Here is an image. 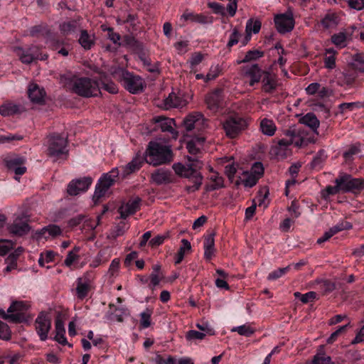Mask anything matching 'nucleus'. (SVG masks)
<instances>
[{"mask_svg": "<svg viewBox=\"0 0 364 364\" xmlns=\"http://www.w3.org/2000/svg\"><path fill=\"white\" fill-rule=\"evenodd\" d=\"M146 161L154 166H158L172 160L171 145L162 141H151L146 151Z\"/></svg>", "mask_w": 364, "mask_h": 364, "instance_id": "f257e3e1", "label": "nucleus"}, {"mask_svg": "<svg viewBox=\"0 0 364 364\" xmlns=\"http://www.w3.org/2000/svg\"><path fill=\"white\" fill-rule=\"evenodd\" d=\"M222 125L226 136L233 139L247 127L248 122L234 110L230 109Z\"/></svg>", "mask_w": 364, "mask_h": 364, "instance_id": "f03ea898", "label": "nucleus"}, {"mask_svg": "<svg viewBox=\"0 0 364 364\" xmlns=\"http://www.w3.org/2000/svg\"><path fill=\"white\" fill-rule=\"evenodd\" d=\"M302 144L303 140L299 135L294 131H287L285 137L280 139L276 145L272 147L271 154L277 158L283 159L290 154V146L294 144L295 146H301Z\"/></svg>", "mask_w": 364, "mask_h": 364, "instance_id": "7ed1b4c3", "label": "nucleus"}, {"mask_svg": "<svg viewBox=\"0 0 364 364\" xmlns=\"http://www.w3.org/2000/svg\"><path fill=\"white\" fill-rule=\"evenodd\" d=\"M60 82L71 91H91L95 82L89 77H77L71 73L60 75Z\"/></svg>", "mask_w": 364, "mask_h": 364, "instance_id": "20e7f679", "label": "nucleus"}, {"mask_svg": "<svg viewBox=\"0 0 364 364\" xmlns=\"http://www.w3.org/2000/svg\"><path fill=\"white\" fill-rule=\"evenodd\" d=\"M67 138L65 136L58 134L50 135L47 139L48 154L57 161L65 159L68 154Z\"/></svg>", "mask_w": 364, "mask_h": 364, "instance_id": "39448f33", "label": "nucleus"}, {"mask_svg": "<svg viewBox=\"0 0 364 364\" xmlns=\"http://www.w3.org/2000/svg\"><path fill=\"white\" fill-rule=\"evenodd\" d=\"M182 126L187 132H201L209 127V121L200 112H192L183 119Z\"/></svg>", "mask_w": 364, "mask_h": 364, "instance_id": "423d86ee", "label": "nucleus"}, {"mask_svg": "<svg viewBox=\"0 0 364 364\" xmlns=\"http://www.w3.org/2000/svg\"><path fill=\"white\" fill-rule=\"evenodd\" d=\"M193 164H183L181 163H176L173 165V169L175 173L184 178H193V185L187 187L188 192H194L199 189L203 177L200 173L193 168Z\"/></svg>", "mask_w": 364, "mask_h": 364, "instance_id": "0eeeda50", "label": "nucleus"}, {"mask_svg": "<svg viewBox=\"0 0 364 364\" xmlns=\"http://www.w3.org/2000/svg\"><path fill=\"white\" fill-rule=\"evenodd\" d=\"M119 175V171L118 168H114L109 172L104 173L95 186L93 198L95 200H99L104 196L109 188L114 184Z\"/></svg>", "mask_w": 364, "mask_h": 364, "instance_id": "6e6552de", "label": "nucleus"}, {"mask_svg": "<svg viewBox=\"0 0 364 364\" xmlns=\"http://www.w3.org/2000/svg\"><path fill=\"white\" fill-rule=\"evenodd\" d=\"M28 304L24 301H14L8 309V314L0 310L2 318L9 319L14 323H21L26 320L25 311L28 309Z\"/></svg>", "mask_w": 364, "mask_h": 364, "instance_id": "1a4fd4ad", "label": "nucleus"}, {"mask_svg": "<svg viewBox=\"0 0 364 364\" xmlns=\"http://www.w3.org/2000/svg\"><path fill=\"white\" fill-rule=\"evenodd\" d=\"M14 51L21 63L24 64H30L36 60H43L48 58V55L41 53L38 48L35 46H31L26 49L21 47H14Z\"/></svg>", "mask_w": 364, "mask_h": 364, "instance_id": "9d476101", "label": "nucleus"}, {"mask_svg": "<svg viewBox=\"0 0 364 364\" xmlns=\"http://www.w3.org/2000/svg\"><path fill=\"white\" fill-rule=\"evenodd\" d=\"M277 31L282 34L291 32L295 24L292 9L289 7L284 14H277L274 18Z\"/></svg>", "mask_w": 364, "mask_h": 364, "instance_id": "9b49d317", "label": "nucleus"}, {"mask_svg": "<svg viewBox=\"0 0 364 364\" xmlns=\"http://www.w3.org/2000/svg\"><path fill=\"white\" fill-rule=\"evenodd\" d=\"M51 328V318L48 313L41 312L35 321V329L41 341L48 338V333Z\"/></svg>", "mask_w": 364, "mask_h": 364, "instance_id": "f8f14e48", "label": "nucleus"}, {"mask_svg": "<svg viewBox=\"0 0 364 364\" xmlns=\"http://www.w3.org/2000/svg\"><path fill=\"white\" fill-rule=\"evenodd\" d=\"M192 99L189 92H170L164 99L163 107L166 109L186 106Z\"/></svg>", "mask_w": 364, "mask_h": 364, "instance_id": "ddd939ff", "label": "nucleus"}, {"mask_svg": "<svg viewBox=\"0 0 364 364\" xmlns=\"http://www.w3.org/2000/svg\"><path fill=\"white\" fill-rule=\"evenodd\" d=\"M207 107L213 112H221L225 114L223 109L227 106V101L221 92H208L205 96Z\"/></svg>", "mask_w": 364, "mask_h": 364, "instance_id": "4468645a", "label": "nucleus"}, {"mask_svg": "<svg viewBox=\"0 0 364 364\" xmlns=\"http://www.w3.org/2000/svg\"><path fill=\"white\" fill-rule=\"evenodd\" d=\"M92 183V178L89 176L74 179L68 186V193L70 196H77L80 193L85 192Z\"/></svg>", "mask_w": 364, "mask_h": 364, "instance_id": "2eb2a0df", "label": "nucleus"}, {"mask_svg": "<svg viewBox=\"0 0 364 364\" xmlns=\"http://www.w3.org/2000/svg\"><path fill=\"white\" fill-rule=\"evenodd\" d=\"M122 81L124 88L128 91H141L144 89V80L129 72L123 73Z\"/></svg>", "mask_w": 364, "mask_h": 364, "instance_id": "dca6fc26", "label": "nucleus"}, {"mask_svg": "<svg viewBox=\"0 0 364 364\" xmlns=\"http://www.w3.org/2000/svg\"><path fill=\"white\" fill-rule=\"evenodd\" d=\"M24 163V159L18 156H9L5 159L6 167L15 173V179L17 181H19V176L26 171Z\"/></svg>", "mask_w": 364, "mask_h": 364, "instance_id": "f3484780", "label": "nucleus"}, {"mask_svg": "<svg viewBox=\"0 0 364 364\" xmlns=\"http://www.w3.org/2000/svg\"><path fill=\"white\" fill-rule=\"evenodd\" d=\"M241 71L244 76L250 78L249 85L253 87L256 83L260 82L264 70L259 68L258 64L255 63L242 67Z\"/></svg>", "mask_w": 364, "mask_h": 364, "instance_id": "a211bd4d", "label": "nucleus"}, {"mask_svg": "<svg viewBox=\"0 0 364 364\" xmlns=\"http://www.w3.org/2000/svg\"><path fill=\"white\" fill-rule=\"evenodd\" d=\"M153 122L159 125L163 132H168L173 139L178 137V132L175 129V121L173 119L157 116L153 118Z\"/></svg>", "mask_w": 364, "mask_h": 364, "instance_id": "6ab92c4d", "label": "nucleus"}, {"mask_svg": "<svg viewBox=\"0 0 364 364\" xmlns=\"http://www.w3.org/2000/svg\"><path fill=\"white\" fill-rule=\"evenodd\" d=\"M264 91H272L278 87L277 75L273 73L271 68L263 71L260 80Z\"/></svg>", "mask_w": 364, "mask_h": 364, "instance_id": "aec40b11", "label": "nucleus"}, {"mask_svg": "<svg viewBox=\"0 0 364 364\" xmlns=\"http://www.w3.org/2000/svg\"><path fill=\"white\" fill-rule=\"evenodd\" d=\"M81 247L80 246H75L68 255L64 260V264L68 267L82 268L85 264V262H80L81 258L80 255Z\"/></svg>", "mask_w": 364, "mask_h": 364, "instance_id": "412c9836", "label": "nucleus"}, {"mask_svg": "<svg viewBox=\"0 0 364 364\" xmlns=\"http://www.w3.org/2000/svg\"><path fill=\"white\" fill-rule=\"evenodd\" d=\"M140 203L141 199L139 197H135L130 199L127 203H122L119 208L120 217L122 218H126L129 215L135 213L139 208Z\"/></svg>", "mask_w": 364, "mask_h": 364, "instance_id": "4be33fe9", "label": "nucleus"}, {"mask_svg": "<svg viewBox=\"0 0 364 364\" xmlns=\"http://www.w3.org/2000/svg\"><path fill=\"white\" fill-rule=\"evenodd\" d=\"M61 234L62 230L59 226L56 225H49L36 232V236L37 240H41L43 239L48 240L50 238H53L60 235Z\"/></svg>", "mask_w": 364, "mask_h": 364, "instance_id": "5701e85b", "label": "nucleus"}, {"mask_svg": "<svg viewBox=\"0 0 364 364\" xmlns=\"http://www.w3.org/2000/svg\"><path fill=\"white\" fill-rule=\"evenodd\" d=\"M8 230L12 235L21 236L28 232L29 226L22 218H16L13 223L8 226Z\"/></svg>", "mask_w": 364, "mask_h": 364, "instance_id": "b1692460", "label": "nucleus"}, {"mask_svg": "<svg viewBox=\"0 0 364 364\" xmlns=\"http://www.w3.org/2000/svg\"><path fill=\"white\" fill-rule=\"evenodd\" d=\"M357 76L355 70L344 71L338 75L337 83L345 89H350L355 83Z\"/></svg>", "mask_w": 364, "mask_h": 364, "instance_id": "393cba45", "label": "nucleus"}, {"mask_svg": "<svg viewBox=\"0 0 364 364\" xmlns=\"http://www.w3.org/2000/svg\"><path fill=\"white\" fill-rule=\"evenodd\" d=\"M153 182L158 185L169 183L173 181L171 172L164 168H159L151 174Z\"/></svg>", "mask_w": 364, "mask_h": 364, "instance_id": "a878e982", "label": "nucleus"}, {"mask_svg": "<svg viewBox=\"0 0 364 364\" xmlns=\"http://www.w3.org/2000/svg\"><path fill=\"white\" fill-rule=\"evenodd\" d=\"M55 336L54 337V340L55 341L63 346L68 344L70 347L73 346L71 344H69L67 341V339L65 338V329L64 327V322L60 317H58L55 320Z\"/></svg>", "mask_w": 364, "mask_h": 364, "instance_id": "bb28decb", "label": "nucleus"}, {"mask_svg": "<svg viewBox=\"0 0 364 364\" xmlns=\"http://www.w3.org/2000/svg\"><path fill=\"white\" fill-rule=\"evenodd\" d=\"M181 18L186 21H191L200 24H211L213 22V17L203 14H195L193 13H184Z\"/></svg>", "mask_w": 364, "mask_h": 364, "instance_id": "cd10ccee", "label": "nucleus"}, {"mask_svg": "<svg viewBox=\"0 0 364 364\" xmlns=\"http://www.w3.org/2000/svg\"><path fill=\"white\" fill-rule=\"evenodd\" d=\"M205 141L204 136L193 137L187 142L186 148L190 154H197L203 149Z\"/></svg>", "mask_w": 364, "mask_h": 364, "instance_id": "c85d7f7f", "label": "nucleus"}, {"mask_svg": "<svg viewBox=\"0 0 364 364\" xmlns=\"http://www.w3.org/2000/svg\"><path fill=\"white\" fill-rule=\"evenodd\" d=\"M23 108L13 102H6L0 106V114L8 117L23 112Z\"/></svg>", "mask_w": 364, "mask_h": 364, "instance_id": "c756f323", "label": "nucleus"}, {"mask_svg": "<svg viewBox=\"0 0 364 364\" xmlns=\"http://www.w3.org/2000/svg\"><path fill=\"white\" fill-rule=\"evenodd\" d=\"M260 130L263 134L272 136L274 134L277 127L273 120L264 118L260 122Z\"/></svg>", "mask_w": 364, "mask_h": 364, "instance_id": "7c9ffc66", "label": "nucleus"}, {"mask_svg": "<svg viewBox=\"0 0 364 364\" xmlns=\"http://www.w3.org/2000/svg\"><path fill=\"white\" fill-rule=\"evenodd\" d=\"M90 282L86 278H78L77 281L76 293L80 299H84L88 293Z\"/></svg>", "mask_w": 364, "mask_h": 364, "instance_id": "2f4dec72", "label": "nucleus"}, {"mask_svg": "<svg viewBox=\"0 0 364 364\" xmlns=\"http://www.w3.org/2000/svg\"><path fill=\"white\" fill-rule=\"evenodd\" d=\"M141 159L140 157L134 158L129 163H128L125 166L122 167V175L123 177L137 171L141 166Z\"/></svg>", "mask_w": 364, "mask_h": 364, "instance_id": "473e14b6", "label": "nucleus"}, {"mask_svg": "<svg viewBox=\"0 0 364 364\" xmlns=\"http://www.w3.org/2000/svg\"><path fill=\"white\" fill-rule=\"evenodd\" d=\"M350 175L341 173L335 180V184L338 186L341 192H350Z\"/></svg>", "mask_w": 364, "mask_h": 364, "instance_id": "72a5a7b5", "label": "nucleus"}, {"mask_svg": "<svg viewBox=\"0 0 364 364\" xmlns=\"http://www.w3.org/2000/svg\"><path fill=\"white\" fill-rule=\"evenodd\" d=\"M301 122L302 124L310 127L314 133L318 134L317 129L319 127V120L314 114H306L301 119Z\"/></svg>", "mask_w": 364, "mask_h": 364, "instance_id": "f704fd0d", "label": "nucleus"}, {"mask_svg": "<svg viewBox=\"0 0 364 364\" xmlns=\"http://www.w3.org/2000/svg\"><path fill=\"white\" fill-rule=\"evenodd\" d=\"M224 181L222 176L218 173L213 172L210 176V183L207 186V190L209 191L218 190L223 187Z\"/></svg>", "mask_w": 364, "mask_h": 364, "instance_id": "c9c22d12", "label": "nucleus"}, {"mask_svg": "<svg viewBox=\"0 0 364 364\" xmlns=\"http://www.w3.org/2000/svg\"><path fill=\"white\" fill-rule=\"evenodd\" d=\"M191 250V242L186 239H182L181 246L175 257V263L176 264H180L183 261L186 253L190 252Z\"/></svg>", "mask_w": 364, "mask_h": 364, "instance_id": "e433bc0d", "label": "nucleus"}, {"mask_svg": "<svg viewBox=\"0 0 364 364\" xmlns=\"http://www.w3.org/2000/svg\"><path fill=\"white\" fill-rule=\"evenodd\" d=\"M259 179L250 171H243L240 176V183L245 187L252 188L256 185Z\"/></svg>", "mask_w": 364, "mask_h": 364, "instance_id": "4c0bfd02", "label": "nucleus"}, {"mask_svg": "<svg viewBox=\"0 0 364 364\" xmlns=\"http://www.w3.org/2000/svg\"><path fill=\"white\" fill-rule=\"evenodd\" d=\"M79 43L85 50H90L95 45L94 38L86 30H82L78 40Z\"/></svg>", "mask_w": 364, "mask_h": 364, "instance_id": "58836bf2", "label": "nucleus"}, {"mask_svg": "<svg viewBox=\"0 0 364 364\" xmlns=\"http://www.w3.org/2000/svg\"><path fill=\"white\" fill-rule=\"evenodd\" d=\"M337 52L333 48H330L326 49L324 64L325 67L328 69H333L336 67V55Z\"/></svg>", "mask_w": 364, "mask_h": 364, "instance_id": "ea45409f", "label": "nucleus"}, {"mask_svg": "<svg viewBox=\"0 0 364 364\" xmlns=\"http://www.w3.org/2000/svg\"><path fill=\"white\" fill-rule=\"evenodd\" d=\"M110 257L109 254H107L105 250H101L98 254L92 259L90 266L92 268H96L103 263L109 260Z\"/></svg>", "mask_w": 364, "mask_h": 364, "instance_id": "a19ab883", "label": "nucleus"}, {"mask_svg": "<svg viewBox=\"0 0 364 364\" xmlns=\"http://www.w3.org/2000/svg\"><path fill=\"white\" fill-rule=\"evenodd\" d=\"M338 23V16L334 13H328L321 19V24L325 28H330L337 26Z\"/></svg>", "mask_w": 364, "mask_h": 364, "instance_id": "79ce46f5", "label": "nucleus"}, {"mask_svg": "<svg viewBox=\"0 0 364 364\" xmlns=\"http://www.w3.org/2000/svg\"><path fill=\"white\" fill-rule=\"evenodd\" d=\"M264 56V52L259 50H251L246 53L242 60H237V64L245 63L252 60H256Z\"/></svg>", "mask_w": 364, "mask_h": 364, "instance_id": "37998d69", "label": "nucleus"}, {"mask_svg": "<svg viewBox=\"0 0 364 364\" xmlns=\"http://www.w3.org/2000/svg\"><path fill=\"white\" fill-rule=\"evenodd\" d=\"M49 29L46 23H41L32 26L29 30V35L32 37H39L49 33Z\"/></svg>", "mask_w": 364, "mask_h": 364, "instance_id": "c03bdc74", "label": "nucleus"}, {"mask_svg": "<svg viewBox=\"0 0 364 364\" xmlns=\"http://www.w3.org/2000/svg\"><path fill=\"white\" fill-rule=\"evenodd\" d=\"M152 313V310L149 309H146L144 311L140 313V326L142 328H147L151 326V318Z\"/></svg>", "mask_w": 364, "mask_h": 364, "instance_id": "a18cd8bd", "label": "nucleus"}, {"mask_svg": "<svg viewBox=\"0 0 364 364\" xmlns=\"http://www.w3.org/2000/svg\"><path fill=\"white\" fill-rule=\"evenodd\" d=\"M231 331L232 332H237L240 336L247 337L252 336L255 332V329L250 324H244L233 327Z\"/></svg>", "mask_w": 364, "mask_h": 364, "instance_id": "49530a36", "label": "nucleus"}, {"mask_svg": "<svg viewBox=\"0 0 364 364\" xmlns=\"http://www.w3.org/2000/svg\"><path fill=\"white\" fill-rule=\"evenodd\" d=\"M23 248L22 247H18L16 250H14V252H12L9 257L6 258V262L9 264V265L6 267V270L7 272L11 271L12 269L14 268L16 266V264L14 262L17 259V257L22 253Z\"/></svg>", "mask_w": 364, "mask_h": 364, "instance_id": "de8ad7c7", "label": "nucleus"}, {"mask_svg": "<svg viewBox=\"0 0 364 364\" xmlns=\"http://www.w3.org/2000/svg\"><path fill=\"white\" fill-rule=\"evenodd\" d=\"M262 23L259 20H253L252 18H250L245 27V32H249L251 34L253 33L255 34L258 33L261 29Z\"/></svg>", "mask_w": 364, "mask_h": 364, "instance_id": "09e8293b", "label": "nucleus"}, {"mask_svg": "<svg viewBox=\"0 0 364 364\" xmlns=\"http://www.w3.org/2000/svg\"><path fill=\"white\" fill-rule=\"evenodd\" d=\"M31 102L35 105H42L46 102V92H28Z\"/></svg>", "mask_w": 364, "mask_h": 364, "instance_id": "8fccbe9b", "label": "nucleus"}, {"mask_svg": "<svg viewBox=\"0 0 364 364\" xmlns=\"http://www.w3.org/2000/svg\"><path fill=\"white\" fill-rule=\"evenodd\" d=\"M77 23L75 21H67L60 25V30L63 35H69L75 31Z\"/></svg>", "mask_w": 364, "mask_h": 364, "instance_id": "3c124183", "label": "nucleus"}, {"mask_svg": "<svg viewBox=\"0 0 364 364\" xmlns=\"http://www.w3.org/2000/svg\"><path fill=\"white\" fill-rule=\"evenodd\" d=\"M346 39L347 36L344 32H340L338 33L333 34L331 36L332 43L341 48H343L346 46Z\"/></svg>", "mask_w": 364, "mask_h": 364, "instance_id": "603ef678", "label": "nucleus"}, {"mask_svg": "<svg viewBox=\"0 0 364 364\" xmlns=\"http://www.w3.org/2000/svg\"><path fill=\"white\" fill-rule=\"evenodd\" d=\"M306 364H333L330 356L326 355L324 353H317L314 355L313 360Z\"/></svg>", "mask_w": 364, "mask_h": 364, "instance_id": "864d4df0", "label": "nucleus"}, {"mask_svg": "<svg viewBox=\"0 0 364 364\" xmlns=\"http://www.w3.org/2000/svg\"><path fill=\"white\" fill-rule=\"evenodd\" d=\"M354 70L364 73V58L360 54H355L351 63Z\"/></svg>", "mask_w": 364, "mask_h": 364, "instance_id": "5fc2aeb1", "label": "nucleus"}, {"mask_svg": "<svg viewBox=\"0 0 364 364\" xmlns=\"http://www.w3.org/2000/svg\"><path fill=\"white\" fill-rule=\"evenodd\" d=\"M364 188V179L354 178L350 176V192H356Z\"/></svg>", "mask_w": 364, "mask_h": 364, "instance_id": "6e6d98bb", "label": "nucleus"}, {"mask_svg": "<svg viewBox=\"0 0 364 364\" xmlns=\"http://www.w3.org/2000/svg\"><path fill=\"white\" fill-rule=\"evenodd\" d=\"M14 244L9 240H0V255H6L14 249Z\"/></svg>", "mask_w": 364, "mask_h": 364, "instance_id": "4d7b16f0", "label": "nucleus"}, {"mask_svg": "<svg viewBox=\"0 0 364 364\" xmlns=\"http://www.w3.org/2000/svg\"><path fill=\"white\" fill-rule=\"evenodd\" d=\"M55 253L53 251H47L41 254L38 259V264L43 267L46 263H49L54 259Z\"/></svg>", "mask_w": 364, "mask_h": 364, "instance_id": "13d9d810", "label": "nucleus"}, {"mask_svg": "<svg viewBox=\"0 0 364 364\" xmlns=\"http://www.w3.org/2000/svg\"><path fill=\"white\" fill-rule=\"evenodd\" d=\"M240 33L237 27L232 29V33L230 36L229 41L227 43V48L230 49L233 46L236 45L239 42V38Z\"/></svg>", "mask_w": 364, "mask_h": 364, "instance_id": "bf43d9fd", "label": "nucleus"}, {"mask_svg": "<svg viewBox=\"0 0 364 364\" xmlns=\"http://www.w3.org/2000/svg\"><path fill=\"white\" fill-rule=\"evenodd\" d=\"M205 337L203 332H199L195 330H190L186 334V338L188 341H195L197 340H202Z\"/></svg>", "mask_w": 364, "mask_h": 364, "instance_id": "052dcab7", "label": "nucleus"}, {"mask_svg": "<svg viewBox=\"0 0 364 364\" xmlns=\"http://www.w3.org/2000/svg\"><path fill=\"white\" fill-rule=\"evenodd\" d=\"M154 362L156 364H176V360L171 355L164 357L157 354L154 358Z\"/></svg>", "mask_w": 364, "mask_h": 364, "instance_id": "680f3d73", "label": "nucleus"}, {"mask_svg": "<svg viewBox=\"0 0 364 364\" xmlns=\"http://www.w3.org/2000/svg\"><path fill=\"white\" fill-rule=\"evenodd\" d=\"M250 171L254 174L257 179H259L264 173V167L262 164L260 162H255L252 165Z\"/></svg>", "mask_w": 364, "mask_h": 364, "instance_id": "e2e57ef3", "label": "nucleus"}, {"mask_svg": "<svg viewBox=\"0 0 364 364\" xmlns=\"http://www.w3.org/2000/svg\"><path fill=\"white\" fill-rule=\"evenodd\" d=\"M352 228V225L348 221H341L331 228L335 234L344 230H349Z\"/></svg>", "mask_w": 364, "mask_h": 364, "instance_id": "0e129e2a", "label": "nucleus"}, {"mask_svg": "<svg viewBox=\"0 0 364 364\" xmlns=\"http://www.w3.org/2000/svg\"><path fill=\"white\" fill-rule=\"evenodd\" d=\"M268 195L269 192L267 191H265L263 195H262V192L259 193L257 198V203L258 206L262 207L263 208H266L268 206Z\"/></svg>", "mask_w": 364, "mask_h": 364, "instance_id": "69168bd1", "label": "nucleus"}, {"mask_svg": "<svg viewBox=\"0 0 364 364\" xmlns=\"http://www.w3.org/2000/svg\"><path fill=\"white\" fill-rule=\"evenodd\" d=\"M11 332L9 326L0 321V338L3 340H9Z\"/></svg>", "mask_w": 364, "mask_h": 364, "instance_id": "338daca9", "label": "nucleus"}, {"mask_svg": "<svg viewBox=\"0 0 364 364\" xmlns=\"http://www.w3.org/2000/svg\"><path fill=\"white\" fill-rule=\"evenodd\" d=\"M289 267H284V268H279L277 270H274L269 274L267 278L269 280H275L279 277H281L282 275H284L287 270L289 269Z\"/></svg>", "mask_w": 364, "mask_h": 364, "instance_id": "774afa93", "label": "nucleus"}]
</instances>
